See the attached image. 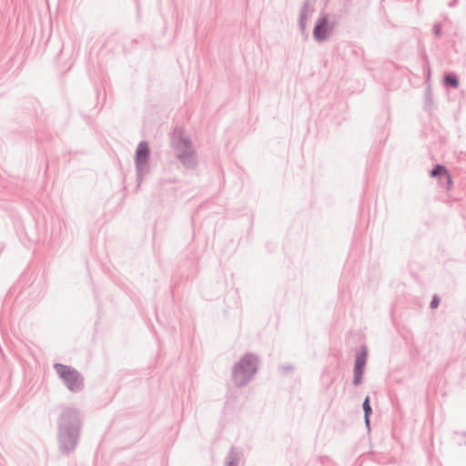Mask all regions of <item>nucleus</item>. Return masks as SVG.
Masks as SVG:
<instances>
[{
	"mask_svg": "<svg viewBox=\"0 0 466 466\" xmlns=\"http://www.w3.org/2000/svg\"><path fill=\"white\" fill-rule=\"evenodd\" d=\"M332 30V27L329 25V20L327 15L319 17L313 28V37L317 42H322L326 40L328 34Z\"/></svg>",
	"mask_w": 466,
	"mask_h": 466,
	"instance_id": "obj_7",
	"label": "nucleus"
},
{
	"mask_svg": "<svg viewBox=\"0 0 466 466\" xmlns=\"http://www.w3.org/2000/svg\"><path fill=\"white\" fill-rule=\"evenodd\" d=\"M430 176L431 177H438L439 180L443 183V185H447V187L449 188L451 184L452 180L451 177V175L448 171V169L443 165H436L431 171Z\"/></svg>",
	"mask_w": 466,
	"mask_h": 466,
	"instance_id": "obj_9",
	"label": "nucleus"
},
{
	"mask_svg": "<svg viewBox=\"0 0 466 466\" xmlns=\"http://www.w3.org/2000/svg\"><path fill=\"white\" fill-rule=\"evenodd\" d=\"M370 416H367V415H364V421H365V425L366 427L370 430Z\"/></svg>",
	"mask_w": 466,
	"mask_h": 466,
	"instance_id": "obj_17",
	"label": "nucleus"
},
{
	"mask_svg": "<svg viewBox=\"0 0 466 466\" xmlns=\"http://www.w3.org/2000/svg\"><path fill=\"white\" fill-rule=\"evenodd\" d=\"M314 13V7L311 5L310 0L304 1L299 15V27L302 35H304L306 37L308 36L307 34V25L308 20L311 17L312 14Z\"/></svg>",
	"mask_w": 466,
	"mask_h": 466,
	"instance_id": "obj_8",
	"label": "nucleus"
},
{
	"mask_svg": "<svg viewBox=\"0 0 466 466\" xmlns=\"http://www.w3.org/2000/svg\"><path fill=\"white\" fill-rule=\"evenodd\" d=\"M440 304V299L438 296H433L431 303H430V307L431 309H436Z\"/></svg>",
	"mask_w": 466,
	"mask_h": 466,
	"instance_id": "obj_14",
	"label": "nucleus"
},
{
	"mask_svg": "<svg viewBox=\"0 0 466 466\" xmlns=\"http://www.w3.org/2000/svg\"><path fill=\"white\" fill-rule=\"evenodd\" d=\"M53 367L69 391L78 393L84 390V377L76 369L62 363H55Z\"/></svg>",
	"mask_w": 466,
	"mask_h": 466,
	"instance_id": "obj_4",
	"label": "nucleus"
},
{
	"mask_svg": "<svg viewBox=\"0 0 466 466\" xmlns=\"http://www.w3.org/2000/svg\"><path fill=\"white\" fill-rule=\"evenodd\" d=\"M362 409L364 411V415L370 416L372 414V408L370 406V397L367 396L362 403Z\"/></svg>",
	"mask_w": 466,
	"mask_h": 466,
	"instance_id": "obj_12",
	"label": "nucleus"
},
{
	"mask_svg": "<svg viewBox=\"0 0 466 466\" xmlns=\"http://www.w3.org/2000/svg\"><path fill=\"white\" fill-rule=\"evenodd\" d=\"M280 369L283 370L284 373H289L293 370L292 366L290 365L282 366Z\"/></svg>",
	"mask_w": 466,
	"mask_h": 466,
	"instance_id": "obj_16",
	"label": "nucleus"
},
{
	"mask_svg": "<svg viewBox=\"0 0 466 466\" xmlns=\"http://www.w3.org/2000/svg\"><path fill=\"white\" fill-rule=\"evenodd\" d=\"M444 86L451 88H458L460 86V80L455 73H448L443 77Z\"/></svg>",
	"mask_w": 466,
	"mask_h": 466,
	"instance_id": "obj_11",
	"label": "nucleus"
},
{
	"mask_svg": "<svg viewBox=\"0 0 466 466\" xmlns=\"http://www.w3.org/2000/svg\"><path fill=\"white\" fill-rule=\"evenodd\" d=\"M258 358L253 353H246L232 368V380L237 388L246 386L255 376Z\"/></svg>",
	"mask_w": 466,
	"mask_h": 466,
	"instance_id": "obj_2",
	"label": "nucleus"
},
{
	"mask_svg": "<svg viewBox=\"0 0 466 466\" xmlns=\"http://www.w3.org/2000/svg\"><path fill=\"white\" fill-rule=\"evenodd\" d=\"M454 434L458 437L457 443L461 445H466V431H455Z\"/></svg>",
	"mask_w": 466,
	"mask_h": 466,
	"instance_id": "obj_13",
	"label": "nucleus"
},
{
	"mask_svg": "<svg viewBox=\"0 0 466 466\" xmlns=\"http://www.w3.org/2000/svg\"><path fill=\"white\" fill-rule=\"evenodd\" d=\"M150 157V148L147 141H141L137 147L135 164L138 186L142 182L144 175L149 172L148 160Z\"/></svg>",
	"mask_w": 466,
	"mask_h": 466,
	"instance_id": "obj_5",
	"label": "nucleus"
},
{
	"mask_svg": "<svg viewBox=\"0 0 466 466\" xmlns=\"http://www.w3.org/2000/svg\"><path fill=\"white\" fill-rule=\"evenodd\" d=\"M241 457V451L236 447H231L226 457V466H238Z\"/></svg>",
	"mask_w": 466,
	"mask_h": 466,
	"instance_id": "obj_10",
	"label": "nucleus"
},
{
	"mask_svg": "<svg viewBox=\"0 0 466 466\" xmlns=\"http://www.w3.org/2000/svg\"><path fill=\"white\" fill-rule=\"evenodd\" d=\"M368 350L366 346L361 347L360 352L356 356L354 368H353V380L354 386H359L362 383V378L364 374L365 365L367 361Z\"/></svg>",
	"mask_w": 466,
	"mask_h": 466,
	"instance_id": "obj_6",
	"label": "nucleus"
},
{
	"mask_svg": "<svg viewBox=\"0 0 466 466\" xmlns=\"http://www.w3.org/2000/svg\"><path fill=\"white\" fill-rule=\"evenodd\" d=\"M173 147L177 158L184 167L193 169L198 166L197 153L193 148L190 138L184 131H178L177 137L173 140Z\"/></svg>",
	"mask_w": 466,
	"mask_h": 466,
	"instance_id": "obj_3",
	"label": "nucleus"
},
{
	"mask_svg": "<svg viewBox=\"0 0 466 466\" xmlns=\"http://www.w3.org/2000/svg\"><path fill=\"white\" fill-rule=\"evenodd\" d=\"M433 33L436 36L440 37L441 35V26L440 24H435L433 26Z\"/></svg>",
	"mask_w": 466,
	"mask_h": 466,
	"instance_id": "obj_15",
	"label": "nucleus"
},
{
	"mask_svg": "<svg viewBox=\"0 0 466 466\" xmlns=\"http://www.w3.org/2000/svg\"><path fill=\"white\" fill-rule=\"evenodd\" d=\"M82 430V420L79 411L72 407H62L57 419L58 451L62 455L68 456L78 445Z\"/></svg>",
	"mask_w": 466,
	"mask_h": 466,
	"instance_id": "obj_1",
	"label": "nucleus"
},
{
	"mask_svg": "<svg viewBox=\"0 0 466 466\" xmlns=\"http://www.w3.org/2000/svg\"><path fill=\"white\" fill-rule=\"evenodd\" d=\"M457 3H458V0H451V2H449L448 6L454 7V6H456Z\"/></svg>",
	"mask_w": 466,
	"mask_h": 466,
	"instance_id": "obj_18",
	"label": "nucleus"
}]
</instances>
